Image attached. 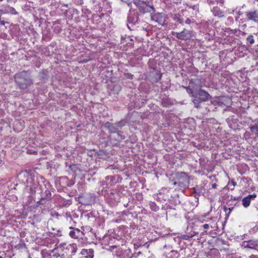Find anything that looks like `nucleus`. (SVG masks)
<instances>
[{
    "label": "nucleus",
    "instance_id": "1",
    "mask_svg": "<svg viewBox=\"0 0 258 258\" xmlns=\"http://www.w3.org/2000/svg\"><path fill=\"white\" fill-rule=\"evenodd\" d=\"M235 20L238 27L244 30L248 26L253 28L258 26V9H253L244 12L240 9L235 12Z\"/></svg>",
    "mask_w": 258,
    "mask_h": 258
},
{
    "label": "nucleus",
    "instance_id": "2",
    "mask_svg": "<svg viewBox=\"0 0 258 258\" xmlns=\"http://www.w3.org/2000/svg\"><path fill=\"white\" fill-rule=\"evenodd\" d=\"M14 79L17 87L20 89H28L33 84L31 76L26 71L17 73L14 76Z\"/></svg>",
    "mask_w": 258,
    "mask_h": 258
},
{
    "label": "nucleus",
    "instance_id": "3",
    "mask_svg": "<svg viewBox=\"0 0 258 258\" xmlns=\"http://www.w3.org/2000/svg\"><path fill=\"white\" fill-rule=\"evenodd\" d=\"M190 96L193 98L192 102L194 104V107L197 108H201V104L203 102H206L209 99L212 98V96L210 94L202 89H200V90L190 95Z\"/></svg>",
    "mask_w": 258,
    "mask_h": 258
},
{
    "label": "nucleus",
    "instance_id": "4",
    "mask_svg": "<svg viewBox=\"0 0 258 258\" xmlns=\"http://www.w3.org/2000/svg\"><path fill=\"white\" fill-rule=\"evenodd\" d=\"M134 4L137 8L138 14L140 15H143L147 13H151L155 11V8L152 3L149 1H143L141 0H135Z\"/></svg>",
    "mask_w": 258,
    "mask_h": 258
},
{
    "label": "nucleus",
    "instance_id": "5",
    "mask_svg": "<svg viewBox=\"0 0 258 258\" xmlns=\"http://www.w3.org/2000/svg\"><path fill=\"white\" fill-rule=\"evenodd\" d=\"M186 89L187 93L190 96L202 89V83L200 79L196 78L189 80V86L183 87Z\"/></svg>",
    "mask_w": 258,
    "mask_h": 258
},
{
    "label": "nucleus",
    "instance_id": "6",
    "mask_svg": "<svg viewBox=\"0 0 258 258\" xmlns=\"http://www.w3.org/2000/svg\"><path fill=\"white\" fill-rule=\"evenodd\" d=\"M21 175L25 178L24 181L26 183L27 186L30 187V189L32 192L36 191L35 189L38 187V182L35 181L34 176L28 171H25L22 173Z\"/></svg>",
    "mask_w": 258,
    "mask_h": 258
},
{
    "label": "nucleus",
    "instance_id": "7",
    "mask_svg": "<svg viewBox=\"0 0 258 258\" xmlns=\"http://www.w3.org/2000/svg\"><path fill=\"white\" fill-rule=\"evenodd\" d=\"M140 15L138 14L137 10L130 9L127 16V28L130 30H133L134 27L139 23Z\"/></svg>",
    "mask_w": 258,
    "mask_h": 258
},
{
    "label": "nucleus",
    "instance_id": "8",
    "mask_svg": "<svg viewBox=\"0 0 258 258\" xmlns=\"http://www.w3.org/2000/svg\"><path fill=\"white\" fill-rule=\"evenodd\" d=\"M124 125V123L123 121H120L115 123H112L107 121L104 124V126L105 128L108 130L109 133H117V135L121 137V139H123L124 138H122L121 136H120L119 134L120 133L119 130L121 129V127Z\"/></svg>",
    "mask_w": 258,
    "mask_h": 258
},
{
    "label": "nucleus",
    "instance_id": "9",
    "mask_svg": "<svg viewBox=\"0 0 258 258\" xmlns=\"http://www.w3.org/2000/svg\"><path fill=\"white\" fill-rule=\"evenodd\" d=\"M171 34L178 39L184 41L189 40L194 36V31L185 28H183L180 32L172 31Z\"/></svg>",
    "mask_w": 258,
    "mask_h": 258
},
{
    "label": "nucleus",
    "instance_id": "10",
    "mask_svg": "<svg viewBox=\"0 0 258 258\" xmlns=\"http://www.w3.org/2000/svg\"><path fill=\"white\" fill-rule=\"evenodd\" d=\"M168 17L164 13L156 12V11L152 12L150 14V19L151 21H154L161 26H163L165 24Z\"/></svg>",
    "mask_w": 258,
    "mask_h": 258
},
{
    "label": "nucleus",
    "instance_id": "11",
    "mask_svg": "<svg viewBox=\"0 0 258 258\" xmlns=\"http://www.w3.org/2000/svg\"><path fill=\"white\" fill-rule=\"evenodd\" d=\"M38 191H40V201L37 203L40 204H44L46 201H49L51 198V194L49 189L46 186L44 187H38L36 188Z\"/></svg>",
    "mask_w": 258,
    "mask_h": 258
},
{
    "label": "nucleus",
    "instance_id": "12",
    "mask_svg": "<svg viewBox=\"0 0 258 258\" xmlns=\"http://www.w3.org/2000/svg\"><path fill=\"white\" fill-rule=\"evenodd\" d=\"M175 176L176 179L179 181L181 187H186L189 183V177L188 174L184 172H178L176 173Z\"/></svg>",
    "mask_w": 258,
    "mask_h": 258
},
{
    "label": "nucleus",
    "instance_id": "13",
    "mask_svg": "<svg viewBox=\"0 0 258 258\" xmlns=\"http://www.w3.org/2000/svg\"><path fill=\"white\" fill-rule=\"evenodd\" d=\"M96 196L94 194H87L79 197V203L85 206L91 205L95 203Z\"/></svg>",
    "mask_w": 258,
    "mask_h": 258
},
{
    "label": "nucleus",
    "instance_id": "14",
    "mask_svg": "<svg viewBox=\"0 0 258 258\" xmlns=\"http://www.w3.org/2000/svg\"><path fill=\"white\" fill-rule=\"evenodd\" d=\"M106 200L111 206H114L119 202L120 195L116 191H113L107 195Z\"/></svg>",
    "mask_w": 258,
    "mask_h": 258
},
{
    "label": "nucleus",
    "instance_id": "15",
    "mask_svg": "<svg viewBox=\"0 0 258 258\" xmlns=\"http://www.w3.org/2000/svg\"><path fill=\"white\" fill-rule=\"evenodd\" d=\"M170 17L175 22L181 24V25H183V15H181L179 13H176L175 11H174L173 12L170 13Z\"/></svg>",
    "mask_w": 258,
    "mask_h": 258
},
{
    "label": "nucleus",
    "instance_id": "16",
    "mask_svg": "<svg viewBox=\"0 0 258 258\" xmlns=\"http://www.w3.org/2000/svg\"><path fill=\"white\" fill-rule=\"evenodd\" d=\"M71 231L69 232V236L73 238H78L84 235V233L80 229L77 228H74L72 226L69 227Z\"/></svg>",
    "mask_w": 258,
    "mask_h": 258
},
{
    "label": "nucleus",
    "instance_id": "17",
    "mask_svg": "<svg viewBox=\"0 0 258 258\" xmlns=\"http://www.w3.org/2000/svg\"><path fill=\"white\" fill-rule=\"evenodd\" d=\"M256 197V195L253 194L252 195H249L247 197H244L242 200V204L245 208L248 207L251 202V200H253Z\"/></svg>",
    "mask_w": 258,
    "mask_h": 258
},
{
    "label": "nucleus",
    "instance_id": "18",
    "mask_svg": "<svg viewBox=\"0 0 258 258\" xmlns=\"http://www.w3.org/2000/svg\"><path fill=\"white\" fill-rule=\"evenodd\" d=\"M80 254L84 258H93L94 250L93 249H83Z\"/></svg>",
    "mask_w": 258,
    "mask_h": 258
},
{
    "label": "nucleus",
    "instance_id": "19",
    "mask_svg": "<svg viewBox=\"0 0 258 258\" xmlns=\"http://www.w3.org/2000/svg\"><path fill=\"white\" fill-rule=\"evenodd\" d=\"M212 12L213 15L215 17H217L218 18H221L225 17V13L224 11L220 10V9L217 7H214Z\"/></svg>",
    "mask_w": 258,
    "mask_h": 258
},
{
    "label": "nucleus",
    "instance_id": "20",
    "mask_svg": "<svg viewBox=\"0 0 258 258\" xmlns=\"http://www.w3.org/2000/svg\"><path fill=\"white\" fill-rule=\"evenodd\" d=\"M192 189L194 194H196L198 196H203L205 192L204 187L199 185H196Z\"/></svg>",
    "mask_w": 258,
    "mask_h": 258
},
{
    "label": "nucleus",
    "instance_id": "21",
    "mask_svg": "<svg viewBox=\"0 0 258 258\" xmlns=\"http://www.w3.org/2000/svg\"><path fill=\"white\" fill-rule=\"evenodd\" d=\"M244 248L249 249H254L256 246V244L255 242L250 240L249 241H244L242 245Z\"/></svg>",
    "mask_w": 258,
    "mask_h": 258
},
{
    "label": "nucleus",
    "instance_id": "22",
    "mask_svg": "<svg viewBox=\"0 0 258 258\" xmlns=\"http://www.w3.org/2000/svg\"><path fill=\"white\" fill-rule=\"evenodd\" d=\"M250 131L252 132V133L255 135H258V123L252 126H251L250 127Z\"/></svg>",
    "mask_w": 258,
    "mask_h": 258
},
{
    "label": "nucleus",
    "instance_id": "23",
    "mask_svg": "<svg viewBox=\"0 0 258 258\" xmlns=\"http://www.w3.org/2000/svg\"><path fill=\"white\" fill-rule=\"evenodd\" d=\"M107 0H93V2L94 4L97 5L99 8H102V7L104 5V3Z\"/></svg>",
    "mask_w": 258,
    "mask_h": 258
},
{
    "label": "nucleus",
    "instance_id": "24",
    "mask_svg": "<svg viewBox=\"0 0 258 258\" xmlns=\"http://www.w3.org/2000/svg\"><path fill=\"white\" fill-rule=\"evenodd\" d=\"M150 206L151 209L154 212H157L159 209V207L158 206H157L155 202H151L150 204Z\"/></svg>",
    "mask_w": 258,
    "mask_h": 258
},
{
    "label": "nucleus",
    "instance_id": "25",
    "mask_svg": "<svg viewBox=\"0 0 258 258\" xmlns=\"http://www.w3.org/2000/svg\"><path fill=\"white\" fill-rule=\"evenodd\" d=\"M246 41L251 45L253 44L254 43L253 36L252 35H248L246 38Z\"/></svg>",
    "mask_w": 258,
    "mask_h": 258
},
{
    "label": "nucleus",
    "instance_id": "26",
    "mask_svg": "<svg viewBox=\"0 0 258 258\" xmlns=\"http://www.w3.org/2000/svg\"><path fill=\"white\" fill-rule=\"evenodd\" d=\"M42 256L43 258H51V253L49 251H42Z\"/></svg>",
    "mask_w": 258,
    "mask_h": 258
},
{
    "label": "nucleus",
    "instance_id": "27",
    "mask_svg": "<svg viewBox=\"0 0 258 258\" xmlns=\"http://www.w3.org/2000/svg\"><path fill=\"white\" fill-rule=\"evenodd\" d=\"M239 29H240V28H239L238 29H231L229 28H228V30H229V31L227 32H229L230 34H234V35H236L237 34H238Z\"/></svg>",
    "mask_w": 258,
    "mask_h": 258
},
{
    "label": "nucleus",
    "instance_id": "28",
    "mask_svg": "<svg viewBox=\"0 0 258 258\" xmlns=\"http://www.w3.org/2000/svg\"><path fill=\"white\" fill-rule=\"evenodd\" d=\"M105 179L107 182H108V184L111 185L114 179V177L113 176H107L106 177Z\"/></svg>",
    "mask_w": 258,
    "mask_h": 258
},
{
    "label": "nucleus",
    "instance_id": "29",
    "mask_svg": "<svg viewBox=\"0 0 258 258\" xmlns=\"http://www.w3.org/2000/svg\"><path fill=\"white\" fill-rule=\"evenodd\" d=\"M184 22L187 25H191L195 23V21L194 19H190L189 18H186V19L184 20Z\"/></svg>",
    "mask_w": 258,
    "mask_h": 258
},
{
    "label": "nucleus",
    "instance_id": "30",
    "mask_svg": "<svg viewBox=\"0 0 258 258\" xmlns=\"http://www.w3.org/2000/svg\"><path fill=\"white\" fill-rule=\"evenodd\" d=\"M8 9L9 12L13 15H17L18 14L17 12L15 10V9L13 7H10V6H8Z\"/></svg>",
    "mask_w": 258,
    "mask_h": 258
},
{
    "label": "nucleus",
    "instance_id": "31",
    "mask_svg": "<svg viewBox=\"0 0 258 258\" xmlns=\"http://www.w3.org/2000/svg\"><path fill=\"white\" fill-rule=\"evenodd\" d=\"M246 35V33L242 29L240 28L238 34L236 35L237 36L239 37L240 35L245 36Z\"/></svg>",
    "mask_w": 258,
    "mask_h": 258
},
{
    "label": "nucleus",
    "instance_id": "32",
    "mask_svg": "<svg viewBox=\"0 0 258 258\" xmlns=\"http://www.w3.org/2000/svg\"><path fill=\"white\" fill-rule=\"evenodd\" d=\"M124 76L125 78L128 79H133L134 77V75L131 73H126L124 74Z\"/></svg>",
    "mask_w": 258,
    "mask_h": 258
},
{
    "label": "nucleus",
    "instance_id": "33",
    "mask_svg": "<svg viewBox=\"0 0 258 258\" xmlns=\"http://www.w3.org/2000/svg\"><path fill=\"white\" fill-rule=\"evenodd\" d=\"M122 3L126 4L128 6H130V5L132 3V2L134 3V1L135 0H120Z\"/></svg>",
    "mask_w": 258,
    "mask_h": 258
},
{
    "label": "nucleus",
    "instance_id": "34",
    "mask_svg": "<svg viewBox=\"0 0 258 258\" xmlns=\"http://www.w3.org/2000/svg\"><path fill=\"white\" fill-rule=\"evenodd\" d=\"M74 3L77 5H81L83 4V0H74Z\"/></svg>",
    "mask_w": 258,
    "mask_h": 258
},
{
    "label": "nucleus",
    "instance_id": "35",
    "mask_svg": "<svg viewBox=\"0 0 258 258\" xmlns=\"http://www.w3.org/2000/svg\"><path fill=\"white\" fill-rule=\"evenodd\" d=\"M203 227L205 229H208L210 227L213 228V226H210L209 224H205L203 225Z\"/></svg>",
    "mask_w": 258,
    "mask_h": 258
},
{
    "label": "nucleus",
    "instance_id": "36",
    "mask_svg": "<svg viewBox=\"0 0 258 258\" xmlns=\"http://www.w3.org/2000/svg\"><path fill=\"white\" fill-rule=\"evenodd\" d=\"M194 197L196 199L197 201H196V203H197V206L198 205V203H199V197L200 196H198L196 194H194Z\"/></svg>",
    "mask_w": 258,
    "mask_h": 258
},
{
    "label": "nucleus",
    "instance_id": "37",
    "mask_svg": "<svg viewBox=\"0 0 258 258\" xmlns=\"http://www.w3.org/2000/svg\"><path fill=\"white\" fill-rule=\"evenodd\" d=\"M52 256L54 258L58 257L60 256V254L57 252L54 253Z\"/></svg>",
    "mask_w": 258,
    "mask_h": 258
},
{
    "label": "nucleus",
    "instance_id": "38",
    "mask_svg": "<svg viewBox=\"0 0 258 258\" xmlns=\"http://www.w3.org/2000/svg\"><path fill=\"white\" fill-rule=\"evenodd\" d=\"M179 181H178V180H177V181H174V182H173V185H174V186H175V185H177L178 186L180 187V184H179Z\"/></svg>",
    "mask_w": 258,
    "mask_h": 258
},
{
    "label": "nucleus",
    "instance_id": "39",
    "mask_svg": "<svg viewBox=\"0 0 258 258\" xmlns=\"http://www.w3.org/2000/svg\"><path fill=\"white\" fill-rule=\"evenodd\" d=\"M239 198H240V197H233V196H231L230 200H233L234 201H238Z\"/></svg>",
    "mask_w": 258,
    "mask_h": 258
},
{
    "label": "nucleus",
    "instance_id": "40",
    "mask_svg": "<svg viewBox=\"0 0 258 258\" xmlns=\"http://www.w3.org/2000/svg\"><path fill=\"white\" fill-rule=\"evenodd\" d=\"M231 184H232L233 187H234L235 186V185L236 184V183L234 181H231V182L230 183L229 182L228 184L230 185Z\"/></svg>",
    "mask_w": 258,
    "mask_h": 258
},
{
    "label": "nucleus",
    "instance_id": "41",
    "mask_svg": "<svg viewBox=\"0 0 258 258\" xmlns=\"http://www.w3.org/2000/svg\"><path fill=\"white\" fill-rule=\"evenodd\" d=\"M6 23H8H8H9V22H5L4 21H2V20H1V21H0V24H1V25H5Z\"/></svg>",
    "mask_w": 258,
    "mask_h": 258
},
{
    "label": "nucleus",
    "instance_id": "42",
    "mask_svg": "<svg viewBox=\"0 0 258 258\" xmlns=\"http://www.w3.org/2000/svg\"><path fill=\"white\" fill-rule=\"evenodd\" d=\"M194 235H191L190 236L187 235H184L183 237L184 239H188L189 237H192Z\"/></svg>",
    "mask_w": 258,
    "mask_h": 258
},
{
    "label": "nucleus",
    "instance_id": "43",
    "mask_svg": "<svg viewBox=\"0 0 258 258\" xmlns=\"http://www.w3.org/2000/svg\"><path fill=\"white\" fill-rule=\"evenodd\" d=\"M217 186H218V185L216 183L212 184V188H216Z\"/></svg>",
    "mask_w": 258,
    "mask_h": 258
},
{
    "label": "nucleus",
    "instance_id": "44",
    "mask_svg": "<svg viewBox=\"0 0 258 258\" xmlns=\"http://www.w3.org/2000/svg\"><path fill=\"white\" fill-rule=\"evenodd\" d=\"M228 21H230L231 22H233V18L231 17H228L227 18Z\"/></svg>",
    "mask_w": 258,
    "mask_h": 258
},
{
    "label": "nucleus",
    "instance_id": "45",
    "mask_svg": "<svg viewBox=\"0 0 258 258\" xmlns=\"http://www.w3.org/2000/svg\"><path fill=\"white\" fill-rule=\"evenodd\" d=\"M233 209V207H231V208H228V210H229V212L228 213V214H230V212Z\"/></svg>",
    "mask_w": 258,
    "mask_h": 258
},
{
    "label": "nucleus",
    "instance_id": "46",
    "mask_svg": "<svg viewBox=\"0 0 258 258\" xmlns=\"http://www.w3.org/2000/svg\"><path fill=\"white\" fill-rule=\"evenodd\" d=\"M73 167H74V165L70 166V168L72 169Z\"/></svg>",
    "mask_w": 258,
    "mask_h": 258
},
{
    "label": "nucleus",
    "instance_id": "47",
    "mask_svg": "<svg viewBox=\"0 0 258 258\" xmlns=\"http://www.w3.org/2000/svg\"><path fill=\"white\" fill-rule=\"evenodd\" d=\"M161 78V74L159 75V80Z\"/></svg>",
    "mask_w": 258,
    "mask_h": 258
},
{
    "label": "nucleus",
    "instance_id": "48",
    "mask_svg": "<svg viewBox=\"0 0 258 258\" xmlns=\"http://www.w3.org/2000/svg\"><path fill=\"white\" fill-rule=\"evenodd\" d=\"M54 249H52V250L51 251V252H54Z\"/></svg>",
    "mask_w": 258,
    "mask_h": 258
},
{
    "label": "nucleus",
    "instance_id": "49",
    "mask_svg": "<svg viewBox=\"0 0 258 258\" xmlns=\"http://www.w3.org/2000/svg\"><path fill=\"white\" fill-rule=\"evenodd\" d=\"M69 219H70V220H72V218H71V217H70V218H69Z\"/></svg>",
    "mask_w": 258,
    "mask_h": 258
},
{
    "label": "nucleus",
    "instance_id": "50",
    "mask_svg": "<svg viewBox=\"0 0 258 258\" xmlns=\"http://www.w3.org/2000/svg\"><path fill=\"white\" fill-rule=\"evenodd\" d=\"M161 194V192H160V191H159V194Z\"/></svg>",
    "mask_w": 258,
    "mask_h": 258
},
{
    "label": "nucleus",
    "instance_id": "51",
    "mask_svg": "<svg viewBox=\"0 0 258 258\" xmlns=\"http://www.w3.org/2000/svg\"><path fill=\"white\" fill-rule=\"evenodd\" d=\"M141 253V252H139L138 254H140Z\"/></svg>",
    "mask_w": 258,
    "mask_h": 258
},
{
    "label": "nucleus",
    "instance_id": "52",
    "mask_svg": "<svg viewBox=\"0 0 258 258\" xmlns=\"http://www.w3.org/2000/svg\"><path fill=\"white\" fill-rule=\"evenodd\" d=\"M0 258H3V257L2 256L0 255Z\"/></svg>",
    "mask_w": 258,
    "mask_h": 258
},
{
    "label": "nucleus",
    "instance_id": "53",
    "mask_svg": "<svg viewBox=\"0 0 258 258\" xmlns=\"http://www.w3.org/2000/svg\"><path fill=\"white\" fill-rule=\"evenodd\" d=\"M3 12V11H2V10H0V12Z\"/></svg>",
    "mask_w": 258,
    "mask_h": 258
},
{
    "label": "nucleus",
    "instance_id": "54",
    "mask_svg": "<svg viewBox=\"0 0 258 258\" xmlns=\"http://www.w3.org/2000/svg\"><path fill=\"white\" fill-rule=\"evenodd\" d=\"M3 1V0H0V2H2V1Z\"/></svg>",
    "mask_w": 258,
    "mask_h": 258
}]
</instances>
